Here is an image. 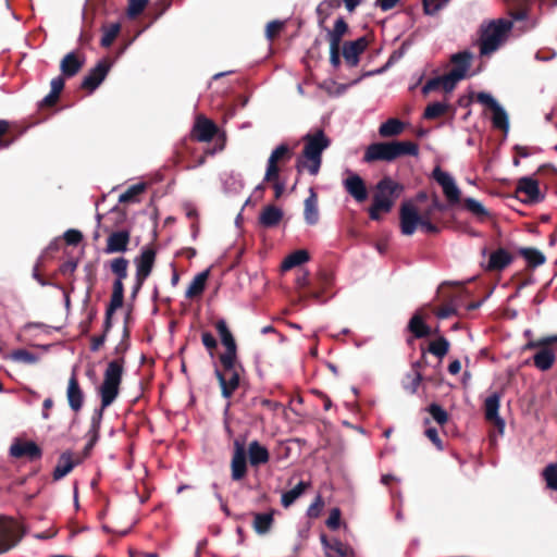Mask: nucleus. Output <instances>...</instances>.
<instances>
[{"label": "nucleus", "mask_w": 557, "mask_h": 557, "mask_svg": "<svg viewBox=\"0 0 557 557\" xmlns=\"http://www.w3.org/2000/svg\"><path fill=\"white\" fill-rule=\"evenodd\" d=\"M512 21L498 18L490 21V54L497 51L509 38Z\"/></svg>", "instance_id": "nucleus-10"}, {"label": "nucleus", "mask_w": 557, "mask_h": 557, "mask_svg": "<svg viewBox=\"0 0 557 557\" xmlns=\"http://www.w3.org/2000/svg\"><path fill=\"white\" fill-rule=\"evenodd\" d=\"M148 4V0H128L127 15L131 18L137 17Z\"/></svg>", "instance_id": "nucleus-59"}, {"label": "nucleus", "mask_w": 557, "mask_h": 557, "mask_svg": "<svg viewBox=\"0 0 557 557\" xmlns=\"http://www.w3.org/2000/svg\"><path fill=\"white\" fill-rule=\"evenodd\" d=\"M103 410L102 406L99 409H96L91 417V423L90 429L88 431V434H98L100 432V424L103 417Z\"/></svg>", "instance_id": "nucleus-61"}, {"label": "nucleus", "mask_w": 557, "mask_h": 557, "mask_svg": "<svg viewBox=\"0 0 557 557\" xmlns=\"http://www.w3.org/2000/svg\"><path fill=\"white\" fill-rule=\"evenodd\" d=\"M405 129V123L399 119L391 117L386 122L382 123L379 127V135L381 137H394L400 135Z\"/></svg>", "instance_id": "nucleus-39"}, {"label": "nucleus", "mask_w": 557, "mask_h": 557, "mask_svg": "<svg viewBox=\"0 0 557 557\" xmlns=\"http://www.w3.org/2000/svg\"><path fill=\"white\" fill-rule=\"evenodd\" d=\"M369 46V40L366 36L359 37L352 41H345L342 48V54L345 62L350 67H356L360 61V54H362Z\"/></svg>", "instance_id": "nucleus-15"}, {"label": "nucleus", "mask_w": 557, "mask_h": 557, "mask_svg": "<svg viewBox=\"0 0 557 557\" xmlns=\"http://www.w3.org/2000/svg\"><path fill=\"white\" fill-rule=\"evenodd\" d=\"M24 131L17 129V126L11 122L0 119V149H7L13 145Z\"/></svg>", "instance_id": "nucleus-29"}, {"label": "nucleus", "mask_w": 557, "mask_h": 557, "mask_svg": "<svg viewBox=\"0 0 557 557\" xmlns=\"http://www.w3.org/2000/svg\"><path fill=\"white\" fill-rule=\"evenodd\" d=\"M247 454L252 467L264 465L270 460V453L268 448L261 445L258 441L249 443L246 455Z\"/></svg>", "instance_id": "nucleus-30"}, {"label": "nucleus", "mask_w": 557, "mask_h": 557, "mask_svg": "<svg viewBox=\"0 0 557 557\" xmlns=\"http://www.w3.org/2000/svg\"><path fill=\"white\" fill-rule=\"evenodd\" d=\"M499 396L494 393L490 395V430L494 429L498 435L504 434L505 421L498 414ZM494 444L492 435L490 434V448Z\"/></svg>", "instance_id": "nucleus-27"}, {"label": "nucleus", "mask_w": 557, "mask_h": 557, "mask_svg": "<svg viewBox=\"0 0 557 557\" xmlns=\"http://www.w3.org/2000/svg\"><path fill=\"white\" fill-rule=\"evenodd\" d=\"M81 463V459L75 457L70 450L62 453L58 459V463L52 472L54 481H59L67 475L77 465Z\"/></svg>", "instance_id": "nucleus-24"}, {"label": "nucleus", "mask_w": 557, "mask_h": 557, "mask_svg": "<svg viewBox=\"0 0 557 557\" xmlns=\"http://www.w3.org/2000/svg\"><path fill=\"white\" fill-rule=\"evenodd\" d=\"M516 197L528 205L539 203L544 200V195L541 194L537 180L530 176H523L518 180Z\"/></svg>", "instance_id": "nucleus-9"}, {"label": "nucleus", "mask_w": 557, "mask_h": 557, "mask_svg": "<svg viewBox=\"0 0 557 557\" xmlns=\"http://www.w3.org/2000/svg\"><path fill=\"white\" fill-rule=\"evenodd\" d=\"M304 207L306 223L309 225L317 224L319 221L318 194L312 187L309 189V196L305 199Z\"/></svg>", "instance_id": "nucleus-31"}, {"label": "nucleus", "mask_w": 557, "mask_h": 557, "mask_svg": "<svg viewBox=\"0 0 557 557\" xmlns=\"http://www.w3.org/2000/svg\"><path fill=\"white\" fill-rule=\"evenodd\" d=\"M490 120L493 127L503 132L507 136L509 132V116L504 108L495 98L490 95Z\"/></svg>", "instance_id": "nucleus-19"}, {"label": "nucleus", "mask_w": 557, "mask_h": 557, "mask_svg": "<svg viewBox=\"0 0 557 557\" xmlns=\"http://www.w3.org/2000/svg\"><path fill=\"white\" fill-rule=\"evenodd\" d=\"M325 523L329 529L337 530L341 524V510L338 508H333Z\"/></svg>", "instance_id": "nucleus-64"}, {"label": "nucleus", "mask_w": 557, "mask_h": 557, "mask_svg": "<svg viewBox=\"0 0 557 557\" xmlns=\"http://www.w3.org/2000/svg\"><path fill=\"white\" fill-rule=\"evenodd\" d=\"M441 81V87L444 91L449 92L455 89L457 83L461 78V69L458 71H449L448 73L438 76Z\"/></svg>", "instance_id": "nucleus-50"}, {"label": "nucleus", "mask_w": 557, "mask_h": 557, "mask_svg": "<svg viewBox=\"0 0 557 557\" xmlns=\"http://www.w3.org/2000/svg\"><path fill=\"white\" fill-rule=\"evenodd\" d=\"M541 475L546 484V488L557 492V462L548 463L542 470Z\"/></svg>", "instance_id": "nucleus-47"}, {"label": "nucleus", "mask_w": 557, "mask_h": 557, "mask_svg": "<svg viewBox=\"0 0 557 557\" xmlns=\"http://www.w3.org/2000/svg\"><path fill=\"white\" fill-rule=\"evenodd\" d=\"M476 44L479 45L481 57L487 55V22H483L480 25Z\"/></svg>", "instance_id": "nucleus-58"}, {"label": "nucleus", "mask_w": 557, "mask_h": 557, "mask_svg": "<svg viewBox=\"0 0 557 557\" xmlns=\"http://www.w3.org/2000/svg\"><path fill=\"white\" fill-rule=\"evenodd\" d=\"M434 180L442 186L443 193L450 206L457 205L460 201V190L456 185L454 178L440 168L433 171Z\"/></svg>", "instance_id": "nucleus-14"}, {"label": "nucleus", "mask_w": 557, "mask_h": 557, "mask_svg": "<svg viewBox=\"0 0 557 557\" xmlns=\"http://www.w3.org/2000/svg\"><path fill=\"white\" fill-rule=\"evenodd\" d=\"M247 474V456L243 443L234 442V453L231 460V476L233 481H240Z\"/></svg>", "instance_id": "nucleus-16"}, {"label": "nucleus", "mask_w": 557, "mask_h": 557, "mask_svg": "<svg viewBox=\"0 0 557 557\" xmlns=\"http://www.w3.org/2000/svg\"><path fill=\"white\" fill-rule=\"evenodd\" d=\"M330 45L341 46L343 37L349 32V26L343 16H339L332 29L325 28Z\"/></svg>", "instance_id": "nucleus-37"}, {"label": "nucleus", "mask_w": 557, "mask_h": 557, "mask_svg": "<svg viewBox=\"0 0 557 557\" xmlns=\"http://www.w3.org/2000/svg\"><path fill=\"white\" fill-rule=\"evenodd\" d=\"M445 210L446 205L436 195L432 197L431 203L421 213L412 203L404 202L399 210L400 231L404 235L410 236L416 232L419 221H437V214Z\"/></svg>", "instance_id": "nucleus-3"}, {"label": "nucleus", "mask_w": 557, "mask_h": 557, "mask_svg": "<svg viewBox=\"0 0 557 557\" xmlns=\"http://www.w3.org/2000/svg\"><path fill=\"white\" fill-rule=\"evenodd\" d=\"M156 250L152 247H145L141 253L135 259L136 264V285L134 292H138L146 278L150 275L154 261Z\"/></svg>", "instance_id": "nucleus-11"}, {"label": "nucleus", "mask_w": 557, "mask_h": 557, "mask_svg": "<svg viewBox=\"0 0 557 557\" xmlns=\"http://www.w3.org/2000/svg\"><path fill=\"white\" fill-rule=\"evenodd\" d=\"M345 190L358 202L368 199V190L364 181L355 173H350L343 182Z\"/></svg>", "instance_id": "nucleus-21"}, {"label": "nucleus", "mask_w": 557, "mask_h": 557, "mask_svg": "<svg viewBox=\"0 0 557 557\" xmlns=\"http://www.w3.org/2000/svg\"><path fill=\"white\" fill-rule=\"evenodd\" d=\"M64 240L70 246H77L83 240V234L78 230H67L64 235Z\"/></svg>", "instance_id": "nucleus-62"}, {"label": "nucleus", "mask_w": 557, "mask_h": 557, "mask_svg": "<svg viewBox=\"0 0 557 557\" xmlns=\"http://www.w3.org/2000/svg\"><path fill=\"white\" fill-rule=\"evenodd\" d=\"M111 272L116 276L114 282L123 283L127 277L128 260L124 257H119L110 262Z\"/></svg>", "instance_id": "nucleus-46"}, {"label": "nucleus", "mask_w": 557, "mask_h": 557, "mask_svg": "<svg viewBox=\"0 0 557 557\" xmlns=\"http://www.w3.org/2000/svg\"><path fill=\"white\" fill-rule=\"evenodd\" d=\"M293 157V150L287 144L278 145L268 159L264 181H274L280 178L281 165L286 164Z\"/></svg>", "instance_id": "nucleus-8"}, {"label": "nucleus", "mask_w": 557, "mask_h": 557, "mask_svg": "<svg viewBox=\"0 0 557 557\" xmlns=\"http://www.w3.org/2000/svg\"><path fill=\"white\" fill-rule=\"evenodd\" d=\"M146 189L145 183H138L128 187L123 194L120 195L119 201L121 203L136 202L137 197Z\"/></svg>", "instance_id": "nucleus-51"}, {"label": "nucleus", "mask_w": 557, "mask_h": 557, "mask_svg": "<svg viewBox=\"0 0 557 557\" xmlns=\"http://www.w3.org/2000/svg\"><path fill=\"white\" fill-rule=\"evenodd\" d=\"M283 219V211L276 206H267L259 216V224L265 228L277 226Z\"/></svg>", "instance_id": "nucleus-33"}, {"label": "nucleus", "mask_w": 557, "mask_h": 557, "mask_svg": "<svg viewBox=\"0 0 557 557\" xmlns=\"http://www.w3.org/2000/svg\"><path fill=\"white\" fill-rule=\"evenodd\" d=\"M119 24H111L108 28L104 29L103 36L101 38V46L104 48L110 47L120 33Z\"/></svg>", "instance_id": "nucleus-56"}, {"label": "nucleus", "mask_w": 557, "mask_h": 557, "mask_svg": "<svg viewBox=\"0 0 557 557\" xmlns=\"http://www.w3.org/2000/svg\"><path fill=\"white\" fill-rule=\"evenodd\" d=\"M449 347V342L444 336H440L429 344L428 351L442 360L448 354Z\"/></svg>", "instance_id": "nucleus-48"}, {"label": "nucleus", "mask_w": 557, "mask_h": 557, "mask_svg": "<svg viewBox=\"0 0 557 557\" xmlns=\"http://www.w3.org/2000/svg\"><path fill=\"white\" fill-rule=\"evenodd\" d=\"M23 525L13 518L0 517V554L9 552L24 536Z\"/></svg>", "instance_id": "nucleus-7"}, {"label": "nucleus", "mask_w": 557, "mask_h": 557, "mask_svg": "<svg viewBox=\"0 0 557 557\" xmlns=\"http://www.w3.org/2000/svg\"><path fill=\"white\" fill-rule=\"evenodd\" d=\"M111 67V62L108 59L100 60L88 74L84 77L81 88L90 92L96 90L99 85L104 81Z\"/></svg>", "instance_id": "nucleus-13"}, {"label": "nucleus", "mask_w": 557, "mask_h": 557, "mask_svg": "<svg viewBox=\"0 0 557 557\" xmlns=\"http://www.w3.org/2000/svg\"><path fill=\"white\" fill-rule=\"evenodd\" d=\"M325 557H354L355 552L351 546L343 543L338 539H329L325 534L320 536Z\"/></svg>", "instance_id": "nucleus-17"}, {"label": "nucleus", "mask_w": 557, "mask_h": 557, "mask_svg": "<svg viewBox=\"0 0 557 557\" xmlns=\"http://www.w3.org/2000/svg\"><path fill=\"white\" fill-rule=\"evenodd\" d=\"M208 278H209V270H205V271L198 273L193 278L189 286L187 287L185 297L188 299H194V298L200 297L202 295V293L205 292Z\"/></svg>", "instance_id": "nucleus-36"}, {"label": "nucleus", "mask_w": 557, "mask_h": 557, "mask_svg": "<svg viewBox=\"0 0 557 557\" xmlns=\"http://www.w3.org/2000/svg\"><path fill=\"white\" fill-rule=\"evenodd\" d=\"M309 483L300 481L295 487L282 494V506L288 508L309 487Z\"/></svg>", "instance_id": "nucleus-43"}, {"label": "nucleus", "mask_w": 557, "mask_h": 557, "mask_svg": "<svg viewBox=\"0 0 557 557\" xmlns=\"http://www.w3.org/2000/svg\"><path fill=\"white\" fill-rule=\"evenodd\" d=\"M341 7V0H323L317 7V15L319 17V26L324 27L326 18L330 16L333 10Z\"/></svg>", "instance_id": "nucleus-44"}, {"label": "nucleus", "mask_w": 557, "mask_h": 557, "mask_svg": "<svg viewBox=\"0 0 557 557\" xmlns=\"http://www.w3.org/2000/svg\"><path fill=\"white\" fill-rule=\"evenodd\" d=\"M426 318L428 312L424 308L418 309L410 318L407 330L413 338H424L431 335V327L424 322Z\"/></svg>", "instance_id": "nucleus-20"}, {"label": "nucleus", "mask_w": 557, "mask_h": 557, "mask_svg": "<svg viewBox=\"0 0 557 557\" xmlns=\"http://www.w3.org/2000/svg\"><path fill=\"white\" fill-rule=\"evenodd\" d=\"M423 424L425 426L424 435L433 443V445L438 450H443L444 449L443 441L441 440V437L438 435L437 429L430 425L431 424V419L430 418H425L423 420Z\"/></svg>", "instance_id": "nucleus-52"}, {"label": "nucleus", "mask_w": 557, "mask_h": 557, "mask_svg": "<svg viewBox=\"0 0 557 557\" xmlns=\"http://www.w3.org/2000/svg\"><path fill=\"white\" fill-rule=\"evenodd\" d=\"M557 345V334L529 339L522 347L523 351L537 349L533 355V364L540 371H548L553 368L556 356L553 346Z\"/></svg>", "instance_id": "nucleus-5"}, {"label": "nucleus", "mask_w": 557, "mask_h": 557, "mask_svg": "<svg viewBox=\"0 0 557 557\" xmlns=\"http://www.w3.org/2000/svg\"><path fill=\"white\" fill-rule=\"evenodd\" d=\"M403 189H404V186L401 184L393 181L388 176H385L377 182L376 191L374 195L382 196V197H389L395 200L399 196V194L403 191Z\"/></svg>", "instance_id": "nucleus-32"}, {"label": "nucleus", "mask_w": 557, "mask_h": 557, "mask_svg": "<svg viewBox=\"0 0 557 557\" xmlns=\"http://www.w3.org/2000/svg\"><path fill=\"white\" fill-rule=\"evenodd\" d=\"M284 28V23L281 21H271L265 27V37L269 41H273Z\"/></svg>", "instance_id": "nucleus-57"}, {"label": "nucleus", "mask_w": 557, "mask_h": 557, "mask_svg": "<svg viewBox=\"0 0 557 557\" xmlns=\"http://www.w3.org/2000/svg\"><path fill=\"white\" fill-rule=\"evenodd\" d=\"M447 104L442 102H433L430 103L423 113L424 119L426 120H435L442 115H444L447 111Z\"/></svg>", "instance_id": "nucleus-53"}, {"label": "nucleus", "mask_w": 557, "mask_h": 557, "mask_svg": "<svg viewBox=\"0 0 557 557\" xmlns=\"http://www.w3.org/2000/svg\"><path fill=\"white\" fill-rule=\"evenodd\" d=\"M215 330L221 338L223 346L225 347V351L221 354L219 358L237 357V345L225 320H218L215 322Z\"/></svg>", "instance_id": "nucleus-18"}, {"label": "nucleus", "mask_w": 557, "mask_h": 557, "mask_svg": "<svg viewBox=\"0 0 557 557\" xmlns=\"http://www.w3.org/2000/svg\"><path fill=\"white\" fill-rule=\"evenodd\" d=\"M309 259H310V255L307 250L298 249V250H295L294 252H292L290 255H288L284 259L281 268L283 271H288L295 267L304 264L305 262L309 261Z\"/></svg>", "instance_id": "nucleus-41"}, {"label": "nucleus", "mask_w": 557, "mask_h": 557, "mask_svg": "<svg viewBox=\"0 0 557 557\" xmlns=\"http://www.w3.org/2000/svg\"><path fill=\"white\" fill-rule=\"evenodd\" d=\"M472 53L468 50L455 53L450 58V62L453 63L451 71H458L461 69V78H465L467 71L471 65Z\"/></svg>", "instance_id": "nucleus-42"}, {"label": "nucleus", "mask_w": 557, "mask_h": 557, "mask_svg": "<svg viewBox=\"0 0 557 557\" xmlns=\"http://www.w3.org/2000/svg\"><path fill=\"white\" fill-rule=\"evenodd\" d=\"M11 358L14 360V361H18V362H23V363H28V364H32V363H36L38 361V357L26 350V349H16L14 350L12 354H11Z\"/></svg>", "instance_id": "nucleus-55"}, {"label": "nucleus", "mask_w": 557, "mask_h": 557, "mask_svg": "<svg viewBox=\"0 0 557 557\" xmlns=\"http://www.w3.org/2000/svg\"><path fill=\"white\" fill-rule=\"evenodd\" d=\"M519 255L523 257L530 268H536L545 263L546 257L542 251L533 247H523L519 249Z\"/></svg>", "instance_id": "nucleus-40"}, {"label": "nucleus", "mask_w": 557, "mask_h": 557, "mask_svg": "<svg viewBox=\"0 0 557 557\" xmlns=\"http://www.w3.org/2000/svg\"><path fill=\"white\" fill-rule=\"evenodd\" d=\"M425 411L429 412L431 419L434 420L438 425H445L449 420L448 412L438 404L432 403L426 408Z\"/></svg>", "instance_id": "nucleus-49"}, {"label": "nucleus", "mask_w": 557, "mask_h": 557, "mask_svg": "<svg viewBox=\"0 0 557 557\" xmlns=\"http://www.w3.org/2000/svg\"><path fill=\"white\" fill-rule=\"evenodd\" d=\"M515 260V256L504 247L490 251V272H502Z\"/></svg>", "instance_id": "nucleus-26"}, {"label": "nucleus", "mask_w": 557, "mask_h": 557, "mask_svg": "<svg viewBox=\"0 0 557 557\" xmlns=\"http://www.w3.org/2000/svg\"><path fill=\"white\" fill-rule=\"evenodd\" d=\"M125 359L116 358L108 363L103 374V382L99 388L102 408L109 407L117 397L122 375L124 372Z\"/></svg>", "instance_id": "nucleus-4"}, {"label": "nucleus", "mask_w": 557, "mask_h": 557, "mask_svg": "<svg viewBox=\"0 0 557 557\" xmlns=\"http://www.w3.org/2000/svg\"><path fill=\"white\" fill-rule=\"evenodd\" d=\"M423 376L420 371L414 370L410 372L406 376V381H404V388L411 394H414L422 382Z\"/></svg>", "instance_id": "nucleus-54"}, {"label": "nucleus", "mask_w": 557, "mask_h": 557, "mask_svg": "<svg viewBox=\"0 0 557 557\" xmlns=\"http://www.w3.org/2000/svg\"><path fill=\"white\" fill-rule=\"evenodd\" d=\"M216 132L218 127L212 121L200 116L193 127L191 138L198 141H210L215 136Z\"/></svg>", "instance_id": "nucleus-25"}, {"label": "nucleus", "mask_w": 557, "mask_h": 557, "mask_svg": "<svg viewBox=\"0 0 557 557\" xmlns=\"http://www.w3.org/2000/svg\"><path fill=\"white\" fill-rule=\"evenodd\" d=\"M324 506L323 498L318 495L314 502L309 506L307 515L309 518H318Z\"/></svg>", "instance_id": "nucleus-63"}, {"label": "nucleus", "mask_w": 557, "mask_h": 557, "mask_svg": "<svg viewBox=\"0 0 557 557\" xmlns=\"http://www.w3.org/2000/svg\"><path fill=\"white\" fill-rule=\"evenodd\" d=\"M219 359L222 370L215 369V376L221 386L222 396L224 398H231L239 386L240 374L244 372V368L237 357Z\"/></svg>", "instance_id": "nucleus-6"}, {"label": "nucleus", "mask_w": 557, "mask_h": 557, "mask_svg": "<svg viewBox=\"0 0 557 557\" xmlns=\"http://www.w3.org/2000/svg\"><path fill=\"white\" fill-rule=\"evenodd\" d=\"M393 206H394L393 198L374 195L373 202H372L371 207L369 208L370 219L373 221H380L381 213L389 212L392 210Z\"/></svg>", "instance_id": "nucleus-34"}, {"label": "nucleus", "mask_w": 557, "mask_h": 557, "mask_svg": "<svg viewBox=\"0 0 557 557\" xmlns=\"http://www.w3.org/2000/svg\"><path fill=\"white\" fill-rule=\"evenodd\" d=\"M419 147L413 141H382L373 143L366 149L363 161L367 163L375 161H394L404 156H418Z\"/></svg>", "instance_id": "nucleus-2"}, {"label": "nucleus", "mask_w": 557, "mask_h": 557, "mask_svg": "<svg viewBox=\"0 0 557 557\" xmlns=\"http://www.w3.org/2000/svg\"><path fill=\"white\" fill-rule=\"evenodd\" d=\"M85 64V58L76 52H70L60 62V71L65 77H73L79 73Z\"/></svg>", "instance_id": "nucleus-28"}, {"label": "nucleus", "mask_w": 557, "mask_h": 557, "mask_svg": "<svg viewBox=\"0 0 557 557\" xmlns=\"http://www.w3.org/2000/svg\"><path fill=\"white\" fill-rule=\"evenodd\" d=\"M66 398L70 408L74 412H78L84 404V392L79 385L77 375L75 372L72 373V375L69 379L67 389H66Z\"/></svg>", "instance_id": "nucleus-22"}, {"label": "nucleus", "mask_w": 557, "mask_h": 557, "mask_svg": "<svg viewBox=\"0 0 557 557\" xmlns=\"http://www.w3.org/2000/svg\"><path fill=\"white\" fill-rule=\"evenodd\" d=\"M124 302V285L120 282H113L112 295L110 298V302L106 310L109 312H115L123 306Z\"/></svg>", "instance_id": "nucleus-45"}, {"label": "nucleus", "mask_w": 557, "mask_h": 557, "mask_svg": "<svg viewBox=\"0 0 557 557\" xmlns=\"http://www.w3.org/2000/svg\"><path fill=\"white\" fill-rule=\"evenodd\" d=\"M274 510L253 513L252 528L259 535L268 534L274 524Z\"/></svg>", "instance_id": "nucleus-35"}, {"label": "nucleus", "mask_w": 557, "mask_h": 557, "mask_svg": "<svg viewBox=\"0 0 557 557\" xmlns=\"http://www.w3.org/2000/svg\"><path fill=\"white\" fill-rule=\"evenodd\" d=\"M448 0H423V11L426 15H434Z\"/></svg>", "instance_id": "nucleus-60"}, {"label": "nucleus", "mask_w": 557, "mask_h": 557, "mask_svg": "<svg viewBox=\"0 0 557 557\" xmlns=\"http://www.w3.org/2000/svg\"><path fill=\"white\" fill-rule=\"evenodd\" d=\"M460 301H461V295H460L459 290H457L455 293V295L450 296V299L448 302H446L445 305H443L438 308H435L433 310V312L438 319H447L451 315L457 314V309L460 306Z\"/></svg>", "instance_id": "nucleus-38"}, {"label": "nucleus", "mask_w": 557, "mask_h": 557, "mask_svg": "<svg viewBox=\"0 0 557 557\" xmlns=\"http://www.w3.org/2000/svg\"><path fill=\"white\" fill-rule=\"evenodd\" d=\"M131 242V233L127 230L112 232L107 238L106 253L125 252Z\"/></svg>", "instance_id": "nucleus-23"}, {"label": "nucleus", "mask_w": 557, "mask_h": 557, "mask_svg": "<svg viewBox=\"0 0 557 557\" xmlns=\"http://www.w3.org/2000/svg\"><path fill=\"white\" fill-rule=\"evenodd\" d=\"M305 143L302 153L297 158L296 170L301 173L307 170L310 175L315 176L322 164V152L331 145L330 138L323 129L308 133L302 137Z\"/></svg>", "instance_id": "nucleus-1"}, {"label": "nucleus", "mask_w": 557, "mask_h": 557, "mask_svg": "<svg viewBox=\"0 0 557 557\" xmlns=\"http://www.w3.org/2000/svg\"><path fill=\"white\" fill-rule=\"evenodd\" d=\"M9 453L13 458H26L29 461H36L42 457V449L38 444L23 438H15L10 446Z\"/></svg>", "instance_id": "nucleus-12"}]
</instances>
